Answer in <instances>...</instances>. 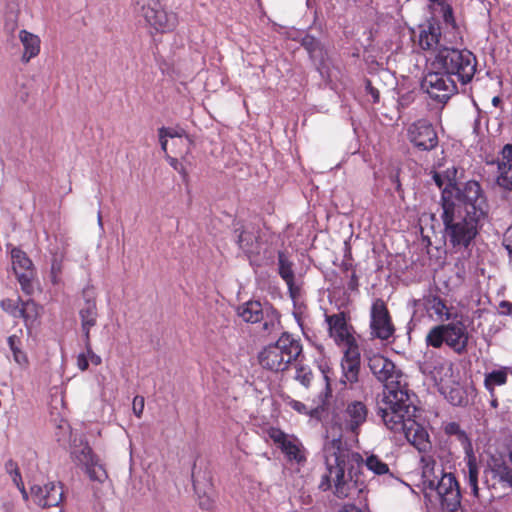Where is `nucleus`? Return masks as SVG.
Listing matches in <instances>:
<instances>
[{"label":"nucleus","instance_id":"nucleus-1","mask_svg":"<svg viewBox=\"0 0 512 512\" xmlns=\"http://www.w3.org/2000/svg\"><path fill=\"white\" fill-rule=\"evenodd\" d=\"M367 415V407L361 401L349 402L333 415L323 449L326 471L319 483L322 491L332 490L341 499L353 498L362 492L363 482L359 479V471L364 463L363 458L358 452L344 446L342 438L357 441L359 429Z\"/></svg>","mask_w":512,"mask_h":512},{"label":"nucleus","instance_id":"nucleus-2","mask_svg":"<svg viewBox=\"0 0 512 512\" xmlns=\"http://www.w3.org/2000/svg\"><path fill=\"white\" fill-rule=\"evenodd\" d=\"M410 406L406 390L384 392L378 403V414L388 429L394 432L404 431L407 440L422 450L427 445L425 433L418 426L413 429L415 423L410 420Z\"/></svg>","mask_w":512,"mask_h":512},{"label":"nucleus","instance_id":"nucleus-3","mask_svg":"<svg viewBox=\"0 0 512 512\" xmlns=\"http://www.w3.org/2000/svg\"><path fill=\"white\" fill-rule=\"evenodd\" d=\"M433 180L439 188H443L441 202L453 203L457 209H462L482 220L488 213V203L481 185L477 181H468L460 186L452 182L451 177L443 178L439 173H434Z\"/></svg>","mask_w":512,"mask_h":512},{"label":"nucleus","instance_id":"nucleus-4","mask_svg":"<svg viewBox=\"0 0 512 512\" xmlns=\"http://www.w3.org/2000/svg\"><path fill=\"white\" fill-rule=\"evenodd\" d=\"M441 219L444 225V237L455 249H466L472 243L482 225V219L464 213L462 209L446 202L442 205Z\"/></svg>","mask_w":512,"mask_h":512},{"label":"nucleus","instance_id":"nucleus-5","mask_svg":"<svg viewBox=\"0 0 512 512\" xmlns=\"http://www.w3.org/2000/svg\"><path fill=\"white\" fill-rule=\"evenodd\" d=\"M476 57L468 50H458L451 47H444L437 50L433 57L431 66L439 69L449 76H453L456 82L467 84L476 72Z\"/></svg>","mask_w":512,"mask_h":512},{"label":"nucleus","instance_id":"nucleus-6","mask_svg":"<svg viewBox=\"0 0 512 512\" xmlns=\"http://www.w3.org/2000/svg\"><path fill=\"white\" fill-rule=\"evenodd\" d=\"M302 352L298 340L288 333H283L274 343L266 346L259 354V363L271 371H284L290 363L297 360Z\"/></svg>","mask_w":512,"mask_h":512},{"label":"nucleus","instance_id":"nucleus-7","mask_svg":"<svg viewBox=\"0 0 512 512\" xmlns=\"http://www.w3.org/2000/svg\"><path fill=\"white\" fill-rule=\"evenodd\" d=\"M469 338L467 326L462 321H453L433 327L426 336V343L434 348L445 343L454 352L462 354L467 350Z\"/></svg>","mask_w":512,"mask_h":512},{"label":"nucleus","instance_id":"nucleus-8","mask_svg":"<svg viewBox=\"0 0 512 512\" xmlns=\"http://www.w3.org/2000/svg\"><path fill=\"white\" fill-rule=\"evenodd\" d=\"M134 11L142 16L148 25L158 32L172 31L177 25V17L161 8L158 0H132Z\"/></svg>","mask_w":512,"mask_h":512},{"label":"nucleus","instance_id":"nucleus-9","mask_svg":"<svg viewBox=\"0 0 512 512\" xmlns=\"http://www.w3.org/2000/svg\"><path fill=\"white\" fill-rule=\"evenodd\" d=\"M340 366L341 377L338 381L335 380V382H338L344 387H352L354 384L358 383L361 369V357L358 346H353L352 348L344 350ZM321 370L326 381V390L327 392H331V386L334 382L332 372L327 366H322Z\"/></svg>","mask_w":512,"mask_h":512},{"label":"nucleus","instance_id":"nucleus-10","mask_svg":"<svg viewBox=\"0 0 512 512\" xmlns=\"http://www.w3.org/2000/svg\"><path fill=\"white\" fill-rule=\"evenodd\" d=\"M444 431L447 435L454 437L461 444L465 453L464 460L466 464V470L464 472L467 477L468 484L471 488L473 496L478 497L479 467L470 439L468 438L466 432L462 430L460 426L455 422L447 423L444 426Z\"/></svg>","mask_w":512,"mask_h":512},{"label":"nucleus","instance_id":"nucleus-11","mask_svg":"<svg viewBox=\"0 0 512 512\" xmlns=\"http://www.w3.org/2000/svg\"><path fill=\"white\" fill-rule=\"evenodd\" d=\"M368 366L378 381L384 384L385 391L405 390L403 373L388 358L376 354L369 358Z\"/></svg>","mask_w":512,"mask_h":512},{"label":"nucleus","instance_id":"nucleus-12","mask_svg":"<svg viewBox=\"0 0 512 512\" xmlns=\"http://www.w3.org/2000/svg\"><path fill=\"white\" fill-rule=\"evenodd\" d=\"M267 435L284 454L291 464L303 465L307 460V451L298 437L287 434L279 428L270 427Z\"/></svg>","mask_w":512,"mask_h":512},{"label":"nucleus","instance_id":"nucleus-13","mask_svg":"<svg viewBox=\"0 0 512 512\" xmlns=\"http://www.w3.org/2000/svg\"><path fill=\"white\" fill-rule=\"evenodd\" d=\"M421 87L429 96L439 102H446L457 91V82L439 69L427 73Z\"/></svg>","mask_w":512,"mask_h":512},{"label":"nucleus","instance_id":"nucleus-14","mask_svg":"<svg viewBox=\"0 0 512 512\" xmlns=\"http://www.w3.org/2000/svg\"><path fill=\"white\" fill-rule=\"evenodd\" d=\"M426 497H436L444 510L447 512H456L460 506V491L458 483L451 473H445L434 485Z\"/></svg>","mask_w":512,"mask_h":512},{"label":"nucleus","instance_id":"nucleus-15","mask_svg":"<svg viewBox=\"0 0 512 512\" xmlns=\"http://www.w3.org/2000/svg\"><path fill=\"white\" fill-rule=\"evenodd\" d=\"M10 255L12 269L16 275L22 291L27 295H32L34 292L36 270L31 259L24 251L17 247L11 248Z\"/></svg>","mask_w":512,"mask_h":512},{"label":"nucleus","instance_id":"nucleus-16","mask_svg":"<svg viewBox=\"0 0 512 512\" xmlns=\"http://www.w3.org/2000/svg\"><path fill=\"white\" fill-rule=\"evenodd\" d=\"M371 335L380 340H388L393 336L395 328L389 311L381 299H376L370 312Z\"/></svg>","mask_w":512,"mask_h":512},{"label":"nucleus","instance_id":"nucleus-17","mask_svg":"<svg viewBox=\"0 0 512 512\" xmlns=\"http://www.w3.org/2000/svg\"><path fill=\"white\" fill-rule=\"evenodd\" d=\"M74 461L81 465L89 478L93 481L104 482L107 479L106 470L99 463L97 457L87 443H81L72 449Z\"/></svg>","mask_w":512,"mask_h":512},{"label":"nucleus","instance_id":"nucleus-18","mask_svg":"<svg viewBox=\"0 0 512 512\" xmlns=\"http://www.w3.org/2000/svg\"><path fill=\"white\" fill-rule=\"evenodd\" d=\"M409 141L420 150H431L438 144L436 131L427 120H418L408 128Z\"/></svg>","mask_w":512,"mask_h":512},{"label":"nucleus","instance_id":"nucleus-19","mask_svg":"<svg viewBox=\"0 0 512 512\" xmlns=\"http://www.w3.org/2000/svg\"><path fill=\"white\" fill-rule=\"evenodd\" d=\"M329 335L343 350L358 346L343 313L326 315Z\"/></svg>","mask_w":512,"mask_h":512},{"label":"nucleus","instance_id":"nucleus-20","mask_svg":"<svg viewBox=\"0 0 512 512\" xmlns=\"http://www.w3.org/2000/svg\"><path fill=\"white\" fill-rule=\"evenodd\" d=\"M31 497L42 508L58 506L63 499V489L59 483L49 482L31 487Z\"/></svg>","mask_w":512,"mask_h":512},{"label":"nucleus","instance_id":"nucleus-21","mask_svg":"<svg viewBox=\"0 0 512 512\" xmlns=\"http://www.w3.org/2000/svg\"><path fill=\"white\" fill-rule=\"evenodd\" d=\"M84 303L80 307L79 316L81 319V327L87 342L90 338V330L97 323V306L96 295L93 288H86L83 290Z\"/></svg>","mask_w":512,"mask_h":512},{"label":"nucleus","instance_id":"nucleus-22","mask_svg":"<svg viewBox=\"0 0 512 512\" xmlns=\"http://www.w3.org/2000/svg\"><path fill=\"white\" fill-rule=\"evenodd\" d=\"M486 475L491 474L493 479L512 487V452L509 453V462L502 456H492L485 469Z\"/></svg>","mask_w":512,"mask_h":512},{"label":"nucleus","instance_id":"nucleus-23","mask_svg":"<svg viewBox=\"0 0 512 512\" xmlns=\"http://www.w3.org/2000/svg\"><path fill=\"white\" fill-rule=\"evenodd\" d=\"M419 45L424 50L432 51L435 56L437 50L445 47L441 43L440 27L432 23L421 26L419 33Z\"/></svg>","mask_w":512,"mask_h":512},{"label":"nucleus","instance_id":"nucleus-24","mask_svg":"<svg viewBox=\"0 0 512 512\" xmlns=\"http://www.w3.org/2000/svg\"><path fill=\"white\" fill-rule=\"evenodd\" d=\"M422 463V476H421V485L424 494L431 490V488L437 484L442 475L445 473L443 470L436 465L434 459L430 456H423L421 458Z\"/></svg>","mask_w":512,"mask_h":512},{"label":"nucleus","instance_id":"nucleus-25","mask_svg":"<svg viewBox=\"0 0 512 512\" xmlns=\"http://www.w3.org/2000/svg\"><path fill=\"white\" fill-rule=\"evenodd\" d=\"M512 373V368L507 366H500L484 374V387L493 395L496 387L504 386L508 381V375Z\"/></svg>","mask_w":512,"mask_h":512},{"label":"nucleus","instance_id":"nucleus-26","mask_svg":"<svg viewBox=\"0 0 512 512\" xmlns=\"http://www.w3.org/2000/svg\"><path fill=\"white\" fill-rule=\"evenodd\" d=\"M237 313L245 322L257 323L264 317L265 305L259 301H248L238 307Z\"/></svg>","mask_w":512,"mask_h":512},{"label":"nucleus","instance_id":"nucleus-27","mask_svg":"<svg viewBox=\"0 0 512 512\" xmlns=\"http://www.w3.org/2000/svg\"><path fill=\"white\" fill-rule=\"evenodd\" d=\"M240 249L247 255L259 253L258 233L254 227L244 228L238 236Z\"/></svg>","mask_w":512,"mask_h":512},{"label":"nucleus","instance_id":"nucleus-28","mask_svg":"<svg viewBox=\"0 0 512 512\" xmlns=\"http://www.w3.org/2000/svg\"><path fill=\"white\" fill-rule=\"evenodd\" d=\"M19 39L24 47L22 60L29 62L31 58L36 57L40 52V39L37 35L26 30L19 32Z\"/></svg>","mask_w":512,"mask_h":512},{"label":"nucleus","instance_id":"nucleus-29","mask_svg":"<svg viewBox=\"0 0 512 512\" xmlns=\"http://www.w3.org/2000/svg\"><path fill=\"white\" fill-rule=\"evenodd\" d=\"M426 309L431 315H435L437 320L444 321L451 319L450 308L445 301L438 296H429L426 299Z\"/></svg>","mask_w":512,"mask_h":512},{"label":"nucleus","instance_id":"nucleus-30","mask_svg":"<svg viewBox=\"0 0 512 512\" xmlns=\"http://www.w3.org/2000/svg\"><path fill=\"white\" fill-rule=\"evenodd\" d=\"M42 313V307L35 303L33 300L21 302V316L25 321L27 327L34 325Z\"/></svg>","mask_w":512,"mask_h":512},{"label":"nucleus","instance_id":"nucleus-31","mask_svg":"<svg viewBox=\"0 0 512 512\" xmlns=\"http://www.w3.org/2000/svg\"><path fill=\"white\" fill-rule=\"evenodd\" d=\"M497 184L505 191V198L512 201V164H499Z\"/></svg>","mask_w":512,"mask_h":512},{"label":"nucleus","instance_id":"nucleus-32","mask_svg":"<svg viewBox=\"0 0 512 512\" xmlns=\"http://www.w3.org/2000/svg\"><path fill=\"white\" fill-rule=\"evenodd\" d=\"M278 271L281 278L286 282L291 295L294 294V272L292 263L285 257L283 253L278 255Z\"/></svg>","mask_w":512,"mask_h":512},{"label":"nucleus","instance_id":"nucleus-33","mask_svg":"<svg viewBox=\"0 0 512 512\" xmlns=\"http://www.w3.org/2000/svg\"><path fill=\"white\" fill-rule=\"evenodd\" d=\"M263 329L267 332H272L278 329L280 320L279 313L272 306L266 304L265 305V313L263 319Z\"/></svg>","mask_w":512,"mask_h":512},{"label":"nucleus","instance_id":"nucleus-34","mask_svg":"<svg viewBox=\"0 0 512 512\" xmlns=\"http://www.w3.org/2000/svg\"><path fill=\"white\" fill-rule=\"evenodd\" d=\"M19 343L20 340L16 335H12L8 338V344L13 353L15 362L21 367H27L29 363L28 357L26 353L20 349Z\"/></svg>","mask_w":512,"mask_h":512},{"label":"nucleus","instance_id":"nucleus-35","mask_svg":"<svg viewBox=\"0 0 512 512\" xmlns=\"http://www.w3.org/2000/svg\"><path fill=\"white\" fill-rule=\"evenodd\" d=\"M64 253L56 252L52 256L51 268H50V279L51 282L56 285L60 282V277L63 272Z\"/></svg>","mask_w":512,"mask_h":512},{"label":"nucleus","instance_id":"nucleus-36","mask_svg":"<svg viewBox=\"0 0 512 512\" xmlns=\"http://www.w3.org/2000/svg\"><path fill=\"white\" fill-rule=\"evenodd\" d=\"M365 466L376 475H384L389 472L388 465L376 455L368 456L365 460Z\"/></svg>","mask_w":512,"mask_h":512},{"label":"nucleus","instance_id":"nucleus-37","mask_svg":"<svg viewBox=\"0 0 512 512\" xmlns=\"http://www.w3.org/2000/svg\"><path fill=\"white\" fill-rule=\"evenodd\" d=\"M435 381L440 383L452 377V364L449 361H440L432 371Z\"/></svg>","mask_w":512,"mask_h":512},{"label":"nucleus","instance_id":"nucleus-38","mask_svg":"<svg viewBox=\"0 0 512 512\" xmlns=\"http://www.w3.org/2000/svg\"><path fill=\"white\" fill-rule=\"evenodd\" d=\"M302 45L312 58L322 56V48L319 41L315 37L306 35L302 39Z\"/></svg>","mask_w":512,"mask_h":512},{"label":"nucleus","instance_id":"nucleus-39","mask_svg":"<svg viewBox=\"0 0 512 512\" xmlns=\"http://www.w3.org/2000/svg\"><path fill=\"white\" fill-rule=\"evenodd\" d=\"M20 299H3L0 303L1 308L3 311L8 313L13 318H20L21 316V306H20Z\"/></svg>","mask_w":512,"mask_h":512},{"label":"nucleus","instance_id":"nucleus-40","mask_svg":"<svg viewBox=\"0 0 512 512\" xmlns=\"http://www.w3.org/2000/svg\"><path fill=\"white\" fill-rule=\"evenodd\" d=\"M288 406H290L293 410H295L297 413L302 415H308L310 417L317 416L318 414V408H309L304 403L290 399L287 402Z\"/></svg>","mask_w":512,"mask_h":512},{"label":"nucleus","instance_id":"nucleus-41","mask_svg":"<svg viewBox=\"0 0 512 512\" xmlns=\"http://www.w3.org/2000/svg\"><path fill=\"white\" fill-rule=\"evenodd\" d=\"M312 378L313 375L309 368L301 366L296 369L295 379L299 381L303 386L309 387Z\"/></svg>","mask_w":512,"mask_h":512},{"label":"nucleus","instance_id":"nucleus-42","mask_svg":"<svg viewBox=\"0 0 512 512\" xmlns=\"http://www.w3.org/2000/svg\"><path fill=\"white\" fill-rule=\"evenodd\" d=\"M144 406H145L144 397L143 396H135L133 399L132 409H133L134 414L138 418H141L143 411H144Z\"/></svg>","mask_w":512,"mask_h":512},{"label":"nucleus","instance_id":"nucleus-43","mask_svg":"<svg viewBox=\"0 0 512 512\" xmlns=\"http://www.w3.org/2000/svg\"><path fill=\"white\" fill-rule=\"evenodd\" d=\"M430 2L440 6L441 11L443 13V17L446 22H449L452 20V9L443 0H430Z\"/></svg>","mask_w":512,"mask_h":512},{"label":"nucleus","instance_id":"nucleus-44","mask_svg":"<svg viewBox=\"0 0 512 512\" xmlns=\"http://www.w3.org/2000/svg\"><path fill=\"white\" fill-rule=\"evenodd\" d=\"M11 477H12V480L15 483V485L21 491L23 498L25 500H27L28 499V494H27V492L25 490L24 484H23V482L21 480V476H20L18 470H15L13 473H11Z\"/></svg>","mask_w":512,"mask_h":512},{"label":"nucleus","instance_id":"nucleus-45","mask_svg":"<svg viewBox=\"0 0 512 512\" xmlns=\"http://www.w3.org/2000/svg\"><path fill=\"white\" fill-rule=\"evenodd\" d=\"M160 134L166 136V138H182L184 131L183 130H176L173 128H161L159 129Z\"/></svg>","mask_w":512,"mask_h":512},{"label":"nucleus","instance_id":"nucleus-46","mask_svg":"<svg viewBox=\"0 0 512 512\" xmlns=\"http://www.w3.org/2000/svg\"><path fill=\"white\" fill-rule=\"evenodd\" d=\"M502 156H503V161L500 164H507V165L512 164V145L511 144H507L503 147Z\"/></svg>","mask_w":512,"mask_h":512},{"label":"nucleus","instance_id":"nucleus-47","mask_svg":"<svg viewBox=\"0 0 512 512\" xmlns=\"http://www.w3.org/2000/svg\"><path fill=\"white\" fill-rule=\"evenodd\" d=\"M85 344H86V349H87V358L88 360L93 364V365H99L101 363V358L100 356L96 355L92 350H91V347H90V340L88 341V344H87V340L85 339Z\"/></svg>","mask_w":512,"mask_h":512},{"label":"nucleus","instance_id":"nucleus-48","mask_svg":"<svg viewBox=\"0 0 512 512\" xmlns=\"http://www.w3.org/2000/svg\"><path fill=\"white\" fill-rule=\"evenodd\" d=\"M504 246L512 257V226L509 227L504 236Z\"/></svg>","mask_w":512,"mask_h":512},{"label":"nucleus","instance_id":"nucleus-49","mask_svg":"<svg viewBox=\"0 0 512 512\" xmlns=\"http://www.w3.org/2000/svg\"><path fill=\"white\" fill-rule=\"evenodd\" d=\"M77 366L82 371H85L88 368L89 360L86 353H81L77 356Z\"/></svg>","mask_w":512,"mask_h":512},{"label":"nucleus","instance_id":"nucleus-50","mask_svg":"<svg viewBox=\"0 0 512 512\" xmlns=\"http://www.w3.org/2000/svg\"><path fill=\"white\" fill-rule=\"evenodd\" d=\"M499 312L502 315H509L512 313V303L508 301H502L499 304Z\"/></svg>","mask_w":512,"mask_h":512},{"label":"nucleus","instance_id":"nucleus-51","mask_svg":"<svg viewBox=\"0 0 512 512\" xmlns=\"http://www.w3.org/2000/svg\"><path fill=\"white\" fill-rule=\"evenodd\" d=\"M199 505L201 508H203L205 510H209L212 508L213 501L209 497H200Z\"/></svg>","mask_w":512,"mask_h":512},{"label":"nucleus","instance_id":"nucleus-52","mask_svg":"<svg viewBox=\"0 0 512 512\" xmlns=\"http://www.w3.org/2000/svg\"><path fill=\"white\" fill-rule=\"evenodd\" d=\"M169 163L170 165L177 171H181L182 170V166L181 164L178 162L177 159L175 158H169Z\"/></svg>","mask_w":512,"mask_h":512},{"label":"nucleus","instance_id":"nucleus-53","mask_svg":"<svg viewBox=\"0 0 512 512\" xmlns=\"http://www.w3.org/2000/svg\"><path fill=\"white\" fill-rule=\"evenodd\" d=\"M159 140H160V144H161V148L164 152L167 151V138L166 136L162 135L159 133Z\"/></svg>","mask_w":512,"mask_h":512},{"label":"nucleus","instance_id":"nucleus-54","mask_svg":"<svg viewBox=\"0 0 512 512\" xmlns=\"http://www.w3.org/2000/svg\"><path fill=\"white\" fill-rule=\"evenodd\" d=\"M490 404L493 408H497L498 407V400H497V396H496V393L493 392V395H490Z\"/></svg>","mask_w":512,"mask_h":512},{"label":"nucleus","instance_id":"nucleus-55","mask_svg":"<svg viewBox=\"0 0 512 512\" xmlns=\"http://www.w3.org/2000/svg\"><path fill=\"white\" fill-rule=\"evenodd\" d=\"M370 93L372 95V98L374 100V102H377L378 99H379V93L377 90H375L374 88H370Z\"/></svg>","mask_w":512,"mask_h":512},{"label":"nucleus","instance_id":"nucleus-56","mask_svg":"<svg viewBox=\"0 0 512 512\" xmlns=\"http://www.w3.org/2000/svg\"><path fill=\"white\" fill-rule=\"evenodd\" d=\"M499 103H500V98H499V97H494V98L492 99V104H493L494 106H498V104H499Z\"/></svg>","mask_w":512,"mask_h":512},{"label":"nucleus","instance_id":"nucleus-57","mask_svg":"<svg viewBox=\"0 0 512 512\" xmlns=\"http://www.w3.org/2000/svg\"><path fill=\"white\" fill-rule=\"evenodd\" d=\"M98 224H99V226H101V227H102V225H103V223H102V217H101V214H100V213H98Z\"/></svg>","mask_w":512,"mask_h":512},{"label":"nucleus","instance_id":"nucleus-58","mask_svg":"<svg viewBox=\"0 0 512 512\" xmlns=\"http://www.w3.org/2000/svg\"><path fill=\"white\" fill-rule=\"evenodd\" d=\"M451 402L454 404V405H457V404H460L461 403V400H455L453 397L451 399Z\"/></svg>","mask_w":512,"mask_h":512}]
</instances>
